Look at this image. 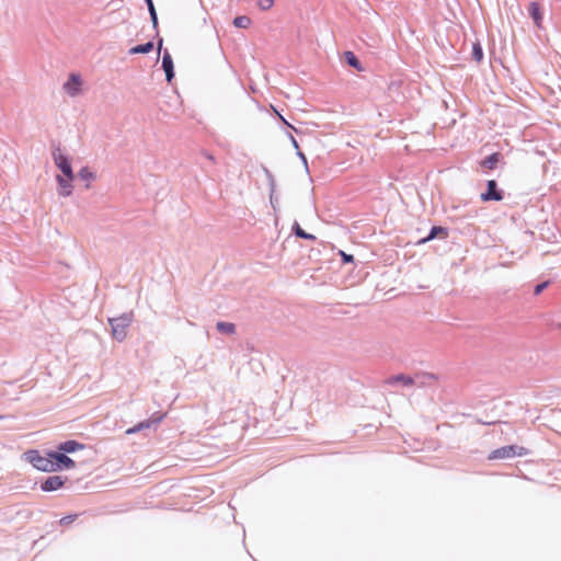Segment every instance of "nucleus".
I'll use <instances>...</instances> for the list:
<instances>
[{
    "label": "nucleus",
    "instance_id": "c9c22d12",
    "mask_svg": "<svg viewBox=\"0 0 561 561\" xmlns=\"http://www.w3.org/2000/svg\"><path fill=\"white\" fill-rule=\"evenodd\" d=\"M282 119H283V122L285 123V125H287V126H289V127L294 128V127H293L288 122H286L284 118H282Z\"/></svg>",
    "mask_w": 561,
    "mask_h": 561
},
{
    "label": "nucleus",
    "instance_id": "2f4dec72",
    "mask_svg": "<svg viewBox=\"0 0 561 561\" xmlns=\"http://www.w3.org/2000/svg\"><path fill=\"white\" fill-rule=\"evenodd\" d=\"M288 137H289V140H290L293 147L296 150L300 149L297 139L291 134H288Z\"/></svg>",
    "mask_w": 561,
    "mask_h": 561
},
{
    "label": "nucleus",
    "instance_id": "dca6fc26",
    "mask_svg": "<svg viewBox=\"0 0 561 561\" xmlns=\"http://www.w3.org/2000/svg\"><path fill=\"white\" fill-rule=\"evenodd\" d=\"M502 158V154L500 152H493L489 156H486L482 161H481V167L482 168H486V169H490V170H493L497 163L500 162Z\"/></svg>",
    "mask_w": 561,
    "mask_h": 561
},
{
    "label": "nucleus",
    "instance_id": "f8f14e48",
    "mask_svg": "<svg viewBox=\"0 0 561 561\" xmlns=\"http://www.w3.org/2000/svg\"><path fill=\"white\" fill-rule=\"evenodd\" d=\"M529 16L531 18L535 25L539 28L542 27L543 13L538 2L534 1L529 3L528 8Z\"/></svg>",
    "mask_w": 561,
    "mask_h": 561
},
{
    "label": "nucleus",
    "instance_id": "bb28decb",
    "mask_svg": "<svg viewBox=\"0 0 561 561\" xmlns=\"http://www.w3.org/2000/svg\"><path fill=\"white\" fill-rule=\"evenodd\" d=\"M149 15H150V21L152 23V27L156 30V32L158 33V25H159V21H158V14H157V10L153 9V11H149Z\"/></svg>",
    "mask_w": 561,
    "mask_h": 561
},
{
    "label": "nucleus",
    "instance_id": "4468645a",
    "mask_svg": "<svg viewBox=\"0 0 561 561\" xmlns=\"http://www.w3.org/2000/svg\"><path fill=\"white\" fill-rule=\"evenodd\" d=\"M58 446L60 448H62L68 455L75 454L76 451L82 450L85 448L84 444H82L78 440H75V439H68V440L61 442L58 444Z\"/></svg>",
    "mask_w": 561,
    "mask_h": 561
},
{
    "label": "nucleus",
    "instance_id": "a211bd4d",
    "mask_svg": "<svg viewBox=\"0 0 561 561\" xmlns=\"http://www.w3.org/2000/svg\"><path fill=\"white\" fill-rule=\"evenodd\" d=\"M291 231L297 238L300 239L310 241H314L317 239L314 234L305 231L297 221L293 224Z\"/></svg>",
    "mask_w": 561,
    "mask_h": 561
},
{
    "label": "nucleus",
    "instance_id": "0eeeda50",
    "mask_svg": "<svg viewBox=\"0 0 561 561\" xmlns=\"http://www.w3.org/2000/svg\"><path fill=\"white\" fill-rule=\"evenodd\" d=\"M67 481V477L48 476L41 482V490L43 492H54L61 489Z\"/></svg>",
    "mask_w": 561,
    "mask_h": 561
},
{
    "label": "nucleus",
    "instance_id": "b1692460",
    "mask_svg": "<svg viewBox=\"0 0 561 561\" xmlns=\"http://www.w3.org/2000/svg\"><path fill=\"white\" fill-rule=\"evenodd\" d=\"M78 514H69L67 516H64L62 518H60L59 524L61 526H68L72 524L78 518Z\"/></svg>",
    "mask_w": 561,
    "mask_h": 561
},
{
    "label": "nucleus",
    "instance_id": "f257e3e1",
    "mask_svg": "<svg viewBox=\"0 0 561 561\" xmlns=\"http://www.w3.org/2000/svg\"><path fill=\"white\" fill-rule=\"evenodd\" d=\"M49 458L51 462V465H49L51 472L70 470L76 467V461L58 445L55 449H49Z\"/></svg>",
    "mask_w": 561,
    "mask_h": 561
},
{
    "label": "nucleus",
    "instance_id": "c85d7f7f",
    "mask_svg": "<svg viewBox=\"0 0 561 561\" xmlns=\"http://www.w3.org/2000/svg\"><path fill=\"white\" fill-rule=\"evenodd\" d=\"M273 4L274 0H259V7L263 11L271 9Z\"/></svg>",
    "mask_w": 561,
    "mask_h": 561
},
{
    "label": "nucleus",
    "instance_id": "5701e85b",
    "mask_svg": "<svg viewBox=\"0 0 561 561\" xmlns=\"http://www.w3.org/2000/svg\"><path fill=\"white\" fill-rule=\"evenodd\" d=\"M149 427H151V426H150V421L145 420V421L139 422V423H138V424H136L135 426L129 427V428L126 431V434H135V433H137V432H139V431H142V430H145V428H149Z\"/></svg>",
    "mask_w": 561,
    "mask_h": 561
},
{
    "label": "nucleus",
    "instance_id": "6e6552de",
    "mask_svg": "<svg viewBox=\"0 0 561 561\" xmlns=\"http://www.w3.org/2000/svg\"><path fill=\"white\" fill-rule=\"evenodd\" d=\"M82 80L80 75L70 73L68 80L64 83V90L70 96H77L81 91Z\"/></svg>",
    "mask_w": 561,
    "mask_h": 561
},
{
    "label": "nucleus",
    "instance_id": "f3484780",
    "mask_svg": "<svg viewBox=\"0 0 561 561\" xmlns=\"http://www.w3.org/2000/svg\"><path fill=\"white\" fill-rule=\"evenodd\" d=\"M154 47V43L152 41H148L144 44H138L134 47H131L128 50L129 55H137V54H148L150 53Z\"/></svg>",
    "mask_w": 561,
    "mask_h": 561
},
{
    "label": "nucleus",
    "instance_id": "e433bc0d",
    "mask_svg": "<svg viewBox=\"0 0 561 561\" xmlns=\"http://www.w3.org/2000/svg\"><path fill=\"white\" fill-rule=\"evenodd\" d=\"M428 377L430 378H435V376L433 374H428Z\"/></svg>",
    "mask_w": 561,
    "mask_h": 561
},
{
    "label": "nucleus",
    "instance_id": "4c0bfd02",
    "mask_svg": "<svg viewBox=\"0 0 561 561\" xmlns=\"http://www.w3.org/2000/svg\"><path fill=\"white\" fill-rule=\"evenodd\" d=\"M3 419V415H0V420Z\"/></svg>",
    "mask_w": 561,
    "mask_h": 561
},
{
    "label": "nucleus",
    "instance_id": "1a4fd4ad",
    "mask_svg": "<svg viewBox=\"0 0 561 561\" xmlns=\"http://www.w3.org/2000/svg\"><path fill=\"white\" fill-rule=\"evenodd\" d=\"M161 68L163 69V71L165 73L167 82L171 83L172 80L174 79L175 72H174L173 58L168 49L163 50Z\"/></svg>",
    "mask_w": 561,
    "mask_h": 561
},
{
    "label": "nucleus",
    "instance_id": "412c9836",
    "mask_svg": "<svg viewBox=\"0 0 561 561\" xmlns=\"http://www.w3.org/2000/svg\"><path fill=\"white\" fill-rule=\"evenodd\" d=\"M484 57L482 46L479 42L472 44V59L477 62L482 61Z\"/></svg>",
    "mask_w": 561,
    "mask_h": 561
},
{
    "label": "nucleus",
    "instance_id": "ddd939ff",
    "mask_svg": "<svg viewBox=\"0 0 561 561\" xmlns=\"http://www.w3.org/2000/svg\"><path fill=\"white\" fill-rule=\"evenodd\" d=\"M386 382L389 386L401 385L402 387L407 388V387H411L412 385H414V379L409 375L398 374V375H393V376L389 377L386 380Z\"/></svg>",
    "mask_w": 561,
    "mask_h": 561
},
{
    "label": "nucleus",
    "instance_id": "aec40b11",
    "mask_svg": "<svg viewBox=\"0 0 561 561\" xmlns=\"http://www.w3.org/2000/svg\"><path fill=\"white\" fill-rule=\"evenodd\" d=\"M232 24L238 28H247L251 24V19L247 15H238L233 19Z\"/></svg>",
    "mask_w": 561,
    "mask_h": 561
},
{
    "label": "nucleus",
    "instance_id": "4be33fe9",
    "mask_svg": "<svg viewBox=\"0 0 561 561\" xmlns=\"http://www.w3.org/2000/svg\"><path fill=\"white\" fill-rule=\"evenodd\" d=\"M78 176L83 181H91L95 179L94 172H92L88 167H83L79 170Z\"/></svg>",
    "mask_w": 561,
    "mask_h": 561
},
{
    "label": "nucleus",
    "instance_id": "cd10ccee",
    "mask_svg": "<svg viewBox=\"0 0 561 561\" xmlns=\"http://www.w3.org/2000/svg\"><path fill=\"white\" fill-rule=\"evenodd\" d=\"M340 255H341V260H342V263L343 264H348V263H353L354 262V255L353 254H348L344 251H340Z\"/></svg>",
    "mask_w": 561,
    "mask_h": 561
},
{
    "label": "nucleus",
    "instance_id": "a878e982",
    "mask_svg": "<svg viewBox=\"0 0 561 561\" xmlns=\"http://www.w3.org/2000/svg\"><path fill=\"white\" fill-rule=\"evenodd\" d=\"M164 419V414L160 412L153 413L147 421H150V426L159 424Z\"/></svg>",
    "mask_w": 561,
    "mask_h": 561
},
{
    "label": "nucleus",
    "instance_id": "393cba45",
    "mask_svg": "<svg viewBox=\"0 0 561 561\" xmlns=\"http://www.w3.org/2000/svg\"><path fill=\"white\" fill-rule=\"evenodd\" d=\"M263 171H264V173H265V175H266V179H267V181H268V185H270L271 191H272V192H274V190H275V185H276V184H275L274 175H273V174H272V172H271L267 168H265V167L263 168Z\"/></svg>",
    "mask_w": 561,
    "mask_h": 561
},
{
    "label": "nucleus",
    "instance_id": "39448f33",
    "mask_svg": "<svg viewBox=\"0 0 561 561\" xmlns=\"http://www.w3.org/2000/svg\"><path fill=\"white\" fill-rule=\"evenodd\" d=\"M25 461L30 462L35 469L43 472H51L49 465V449L44 450V455L37 449H28L23 454Z\"/></svg>",
    "mask_w": 561,
    "mask_h": 561
},
{
    "label": "nucleus",
    "instance_id": "7ed1b4c3",
    "mask_svg": "<svg viewBox=\"0 0 561 561\" xmlns=\"http://www.w3.org/2000/svg\"><path fill=\"white\" fill-rule=\"evenodd\" d=\"M51 158L55 165L61 172L60 175L75 178L70 157L62 152L60 144L51 142Z\"/></svg>",
    "mask_w": 561,
    "mask_h": 561
},
{
    "label": "nucleus",
    "instance_id": "423d86ee",
    "mask_svg": "<svg viewBox=\"0 0 561 561\" xmlns=\"http://www.w3.org/2000/svg\"><path fill=\"white\" fill-rule=\"evenodd\" d=\"M480 199L482 202H501L504 199V191L499 187L495 180L486 181V188L481 193Z\"/></svg>",
    "mask_w": 561,
    "mask_h": 561
},
{
    "label": "nucleus",
    "instance_id": "f03ea898",
    "mask_svg": "<svg viewBox=\"0 0 561 561\" xmlns=\"http://www.w3.org/2000/svg\"><path fill=\"white\" fill-rule=\"evenodd\" d=\"M133 322V313L125 312L118 317L110 318L108 323L112 331V336L118 342H123L127 336V328Z\"/></svg>",
    "mask_w": 561,
    "mask_h": 561
},
{
    "label": "nucleus",
    "instance_id": "20e7f679",
    "mask_svg": "<svg viewBox=\"0 0 561 561\" xmlns=\"http://www.w3.org/2000/svg\"><path fill=\"white\" fill-rule=\"evenodd\" d=\"M530 454H531V451L528 448L513 444V445L502 446L500 448L492 450L489 454L488 459L489 460L512 459L515 457L528 456Z\"/></svg>",
    "mask_w": 561,
    "mask_h": 561
},
{
    "label": "nucleus",
    "instance_id": "f704fd0d",
    "mask_svg": "<svg viewBox=\"0 0 561 561\" xmlns=\"http://www.w3.org/2000/svg\"><path fill=\"white\" fill-rule=\"evenodd\" d=\"M270 198H271V204H272V206L275 208L274 203H276V199H274V196H273V192H272V191H271V196H270Z\"/></svg>",
    "mask_w": 561,
    "mask_h": 561
},
{
    "label": "nucleus",
    "instance_id": "2eb2a0df",
    "mask_svg": "<svg viewBox=\"0 0 561 561\" xmlns=\"http://www.w3.org/2000/svg\"><path fill=\"white\" fill-rule=\"evenodd\" d=\"M343 57H344V61L350 67H352V68H354V69H356L358 71H363L364 70L360 60L358 59V57L353 51H351V50L344 51L343 53Z\"/></svg>",
    "mask_w": 561,
    "mask_h": 561
},
{
    "label": "nucleus",
    "instance_id": "473e14b6",
    "mask_svg": "<svg viewBox=\"0 0 561 561\" xmlns=\"http://www.w3.org/2000/svg\"><path fill=\"white\" fill-rule=\"evenodd\" d=\"M147 4V8H148V12L149 11H153V9H156L154 7V3H153V0H144Z\"/></svg>",
    "mask_w": 561,
    "mask_h": 561
},
{
    "label": "nucleus",
    "instance_id": "72a5a7b5",
    "mask_svg": "<svg viewBox=\"0 0 561 561\" xmlns=\"http://www.w3.org/2000/svg\"><path fill=\"white\" fill-rule=\"evenodd\" d=\"M157 36H158V39H157V48H158V53H160V51H161V49H162V45H163V38H162V37H160L158 34H157Z\"/></svg>",
    "mask_w": 561,
    "mask_h": 561
},
{
    "label": "nucleus",
    "instance_id": "7c9ffc66",
    "mask_svg": "<svg viewBox=\"0 0 561 561\" xmlns=\"http://www.w3.org/2000/svg\"><path fill=\"white\" fill-rule=\"evenodd\" d=\"M297 156L299 157V159L304 162V164L307 168L308 167L307 157L305 156V153L300 149L297 150Z\"/></svg>",
    "mask_w": 561,
    "mask_h": 561
},
{
    "label": "nucleus",
    "instance_id": "9b49d317",
    "mask_svg": "<svg viewBox=\"0 0 561 561\" xmlns=\"http://www.w3.org/2000/svg\"><path fill=\"white\" fill-rule=\"evenodd\" d=\"M447 238L448 237V229L446 227H443V226H433L427 236H425L424 238L420 239L416 244L417 245H421V244H425L436 238Z\"/></svg>",
    "mask_w": 561,
    "mask_h": 561
},
{
    "label": "nucleus",
    "instance_id": "9d476101",
    "mask_svg": "<svg viewBox=\"0 0 561 561\" xmlns=\"http://www.w3.org/2000/svg\"><path fill=\"white\" fill-rule=\"evenodd\" d=\"M75 178H66L65 175L57 174L56 182L58 184V194L62 197H68L72 194V182Z\"/></svg>",
    "mask_w": 561,
    "mask_h": 561
},
{
    "label": "nucleus",
    "instance_id": "c756f323",
    "mask_svg": "<svg viewBox=\"0 0 561 561\" xmlns=\"http://www.w3.org/2000/svg\"><path fill=\"white\" fill-rule=\"evenodd\" d=\"M549 285V282H541V283H538L536 286H535V289H534V294L535 295H539L541 294Z\"/></svg>",
    "mask_w": 561,
    "mask_h": 561
},
{
    "label": "nucleus",
    "instance_id": "6ab92c4d",
    "mask_svg": "<svg viewBox=\"0 0 561 561\" xmlns=\"http://www.w3.org/2000/svg\"><path fill=\"white\" fill-rule=\"evenodd\" d=\"M216 329L222 334H233L236 332V324L232 322L218 321Z\"/></svg>",
    "mask_w": 561,
    "mask_h": 561
}]
</instances>
